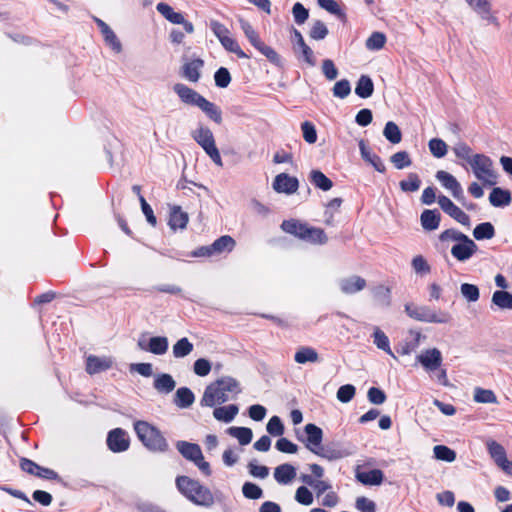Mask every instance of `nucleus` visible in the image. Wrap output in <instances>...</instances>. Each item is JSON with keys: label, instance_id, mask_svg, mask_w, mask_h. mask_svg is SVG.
<instances>
[{"label": "nucleus", "instance_id": "nucleus-64", "mask_svg": "<svg viewBox=\"0 0 512 512\" xmlns=\"http://www.w3.org/2000/svg\"><path fill=\"white\" fill-rule=\"evenodd\" d=\"M356 389L351 384L341 386L337 391V399L342 403H347L355 396Z\"/></svg>", "mask_w": 512, "mask_h": 512}, {"label": "nucleus", "instance_id": "nucleus-30", "mask_svg": "<svg viewBox=\"0 0 512 512\" xmlns=\"http://www.w3.org/2000/svg\"><path fill=\"white\" fill-rule=\"evenodd\" d=\"M239 412V408L235 404L217 407L213 411V416L218 421L231 422Z\"/></svg>", "mask_w": 512, "mask_h": 512}, {"label": "nucleus", "instance_id": "nucleus-6", "mask_svg": "<svg viewBox=\"0 0 512 512\" xmlns=\"http://www.w3.org/2000/svg\"><path fill=\"white\" fill-rule=\"evenodd\" d=\"M240 27L243 30L245 36L249 40L250 44L263 54L271 63L275 65L281 64L280 55L270 46L266 45L260 38L257 31L253 26L245 19H239Z\"/></svg>", "mask_w": 512, "mask_h": 512}, {"label": "nucleus", "instance_id": "nucleus-63", "mask_svg": "<svg viewBox=\"0 0 512 512\" xmlns=\"http://www.w3.org/2000/svg\"><path fill=\"white\" fill-rule=\"evenodd\" d=\"M367 398L370 403L381 405L386 401L387 396L382 389L378 387H371L367 392Z\"/></svg>", "mask_w": 512, "mask_h": 512}, {"label": "nucleus", "instance_id": "nucleus-21", "mask_svg": "<svg viewBox=\"0 0 512 512\" xmlns=\"http://www.w3.org/2000/svg\"><path fill=\"white\" fill-rule=\"evenodd\" d=\"M359 149L363 160L371 164L376 171L380 173H384L386 171V167L380 156L371 152L364 140L359 141Z\"/></svg>", "mask_w": 512, "mask_h": 512}, {"label": "nucleus", "instance_id": "nucleus-18", "mask_svg": "<svg viewBox=\"0 0 512 512\" xmlns=\"http://www.w3.org/2000/svg\"><path fill=\"white\" fill-rule=\"evenodd\" d=\"M366 285V280L358 275L344 278L339 282L341 292L347 295L363 290Z\"/></svg>", "mask_w": 512, "mask_h": 512}, {"label": "nucleus", "instance_id": "nucleus-33", "mask_svg": "<svg viewBox=\"0 0 512 512\" xmlns=\"http://www.w3.org/2000/svg\"><path fill=\"white\" fill-rule=\"evenodd\" d=\"M156 9L166 20L173 24H180L184 22V16L179 12H175L174 9L167 3H158L156 5Z\"/></svg>", "mask_w": 512, "mask_h": 512}, {"label": "nucleus", "instance_id": "nucleus-27", "mask_svg": "<svg viewBox=\"0 0 512 512\" xmlns=\"http://www.w3.org/2000/svg\"><path fill=\"white\" fill-rule=\"evenodd\" d=\"M153 386L158 392L168 394L175 389L176 382L170 374L162 373L154 379Z\"/></svg>", "mask_w": 512, "mask_h": 512}, {"label": "nucleus", "instance_id": "nucleus-49", "mask_svg": "<svg viewBox=\"0 0 512 512\" xmlns=\"http://www.w3.org/2000/svg\"><path fill=\"white\" fill-rule=\"evenodd\" d=\"M390 161L394 165V167L399 170L409 167L412 164V160L407 151H398L394 153L390 157Z\"/></svg>", "mask_w": 512, "mask_h": 512}, {"label": "nucleus", "instance_id": "nucleus-22", "mask_svg": "<svg viewBox=\"0 0 512 512\" xmlns=\"http://www.w3.org/2000/svg\"><path fill=\"white\" fill-rule=\"evenodd\" d=\"M189 216L180 206L174 205L170 209L168 224L172 230L186 228Z\"/></svg>", "mask_w": 512, "mask_h": 512}, {"label": "nucleus", "instance_id": "nucleus-32", "mask_svg": "<svg viewBox=\"0 0 512 512\" xmlns=\"http://www.w3.org/2000/svg\"><path fill=\"white\" fill-rule=\"evenodd\" d=\"M199 109L214 123L222 124V111L215 103L205 99Z\"/></svg>", "mask_w": 512, "mask_h": 512}, {"label": "nucleus", "instance_id": "nucleus-57", "mask_svg": "<svg viewBox=\"0 0 512 512\" xmlns=\"http://www.w3.org/2000/svg\"><path fill=\"white\" fill-rule=\"evenodd\" d=\"M215 85L219 88H226L231 82V75L227 68L220 67L214 74Z\"/></svg>", "mask_w": 512, "mask_h": 512}, {"label": "nucleus", "instance_id": "nucleus-25", "mask_svg": "<svg viewBox=\"0 0 512 512\" xmlns=\"http://www.w3.org/2000/svg\"><path fill=\"white\" fill-rule=\"evenodd\" d=\"M320 357L318 352L310 346H301L294 355V361L298 364L317 363Z\"/></svg>", "mask_w": 512, "mask_h": 512}, {"label": "nucleus", "instance_id": "nucleus-31", "mask_svg": "<svg viewBox=\"0 0 512 512\" xmlns=\"http://www.w3.org/2000/svg\"><path fill=\"white\" fill-rule=\"evenodd\" d=\"M356 477L364 485H380L383 482L384 474L380 469H372L360 472Z\"/></svg>", "mask_w": 512, "mask_h": 512}, {"label": "nucleus", "instance_id": "nucleus-24", "mask_svg": "<svg viewBox=\"0 0 512 512\" xmlns=\"http://www.w3.org/2000/svg\"><path fill=\"white\" fill-rule=\"evenodd\" d=\"M421 225L426 231L436 230L441 221V215L438 210L426 209L422 212L420 216Z\"/></svg>", "mask_w": 512, "mask_h": 512}, {"label": "nucleus", "instance_id": "nucleus-61", "mask_svg": "<svg viewBox=\"0 0 512 512\" xmlns=\"http://www.w3.org/2000/svg\"><path fill=\"white\" fill-rule=\"evenodd\" d=\"M462 295L470 302H476L479 297V289L474 284L463 283L460 287Z\"/></svg>", "mask_w": 512, "mask_h": 512}, {"label": "nucleus", "instance_id": "nucleus-45", "mask_svg": "<svg viewBox=\"0 0 512 512\" xmlns=\"http://www.w3.org/2000/svg\"><path fill=\"white\" fill-rule=\"evenodd\" d=\"M313 453L328 460L340 459L346 455V453L343 450L339 448H332L328 445L325 447H318L316 450H313Z\"/></svg>", "mask_w": 512, "mask_h": 512}, {"label": "nucleus", "instance_id": "nucleus-10", "mask_svg": "<svg viewBox=\"0 0 512 512\" xmlns=\"http://www.w3.org/2000/svg\"><path fill=\"white\" fill-rule=\"evenodd\" d=\"M173 91L177 94L179 99L186 105L196 106L200 108L205 101V97L198 93L196 90L188 87L183 83H176L173 86Z\"/></svg>", "mask_w": 512, "mask_h": 512}, {"label": "nucleus", "instance_id": "nucleus-52", "mask_svg": "<svg viewBox=\"0 0 512 512\" xmlns=\"http://www.w3.org/2000/svg\"><path fill=\"white\" fill-rule=\"evenodd\" d=\"M374 344L377 346V348L385 351L387 354L391 355L392 357H395L391 348H390V342L389 338L386 336V334L381 331L379 328H377L374 332Z\"/></svg>", "mask_w": 512, "mask_h": 512}, {"label": "nucleus", "instance_id": "nucleus-48", "mask_svg": "<svg viewBox=\"0 0 512 512\" xmlns=\"http://www.w3.org/2000/svg\"><path fill=\"white\" fill-rule=\"evenodd\" d=\"M466 236L467 235L462 233L461 231L454 229V228H450V229H446L443 232H441L438 236V239L442 244L449 243V242L459 243Z\"/></svg>", "mask_w": 512, "mask_h": 512}, {"label": "nucleus", "instance_id": "nucleus-2", "mask_svg": "<svg viewBox=\"0 0 512 512\" xmlns=\"http://www.w3.org/2000/svg\"><path fill=\"white\" fill-rule=\"evenodd\" d=\"M176 485L181 494L196 505L210 507L215 502L209 488L188 476H178L176 478Z\"/></svg>", "mask_w": 512, "mask_h": 512}, {"label": "nucleus", "instance_id": "nucleus-13", "mask_svg": "<svg viewBox=\"0 0 512 512\" xmlns=\"http://www.w3.org/2000/svg\"><path fill=\"white\" fill-rule=\"evenodd\" d=\"M298 188V179L287 173H280L274 178L273 189L278 193L293 194Z\"/></svg>", "mask_w": 512, "mask_h": 512}, {"label": "nucleus", "instance_id": "nucleus-7", "mask_svg": "<svg viewBox=\"0 0 512 512\" xmlns=\"http://www.w3.org/2000/svg\"><path fill=\"white\" fill-rule=\"evenodd\" d=\"M192 138L199 146L202 147L215 164L222 166V158L218 148L216 147L215 139L210 128L200 126L196 130L192 131Z\"/></svg>", "mask_w": 512, "mask_h": 512}, {"label": "nucleus", "instance_id": "nucleus-26", "mask_svg": "<svg viewBox=\"0 0 512 512\" xmlns=\"http://www.w3.org/2000/svg\"><path fill=\"white\" fill-rule=\"evenodd\" d=\"M511 193L508 190H504L500 187L492 189L489 195V201L494 207H503L511 203Z\"/></svg>", "mask_w": 512, "mask_h": 512}, {"label": "nucleus", "instance_id": "nucleus-3", "mask_svg": "<svg viewBox=\"0 0 512 512\" xmlns=\"http://www.w3.org/2000/svg\"><path fill=\"white\" fill-rule=\"evenodd\" d=\"M281 229L311 244L323 245L328 241V237L323 229L309 226L307 223L296 219L284 220L281 224Z\"/></svg>", "mask_w": 512, "mask_h": 512}, {"label": "nucleus", "instance_id": "nucleus-34", "mask_svg": "<svg viewBox=\"0 0 512 512\" xmlns=\"http://www.w3.org/2000/svg\"><path fill=\"white\" fill-rule=\"evenodd\" d=\"M465 1L483 19L495 20V18L492 16L491 3L489 0H465Z\"/></svg>", "mask_w": 512, "mask_h": 512}, {"label": "nucleus", "instance_id": "nucleus-44", "mask_svg": "<svg viewBox=\"0 0 512 512\" xmlns=\"http://www.w3.org/2000/svg\"><path fill=\"white\" fill-rule=\"evenodd\" d=\"M193 344L189 341L188 338L183 337L179 339L173 345V355L175 358H183L189 355L193 351Z\"/></svg>", "mask_w": 512, "mask_h": 512}, {"label": "nucleus", "instance_id": "nucleus-28", "mask_svg": "<svg viewBox=\"0 0 512 512\" xmlns=\"http://www.w3.org/2000/svg\"><path fill=\"white\" fill-rule=\"evenodd\" d=\"M235 240L229 235H223L211 244V250L214 255H220L224 252H231L235 247Z\"/></svg>", "mask_w": 512, "mask_h": 512}, {"label": "nucleus", "instance_id": "nucleus-8", "mask_svg": "<svg viewBox=\"0 0 512 512\" xmlns=\"http://www.w3.org/2000/svg\"><path fill=\"white\" fill-rule=\"evenodd\" d=\"M407 315L417 321L427 323H448L451 316L445 312H436L428 306L405 305Z\"/></svg>", "mask_w": 512, "mask_h": 512}, {"label": "nucleus", "instance_id": "nucleus-59", "mask_svg": "<svg viewBox=\"0 0 512 512\" xmlns=\"http://www.w3.org/2000/svg\"><path fill=\"white\" fill-rule=\"evenodd\" d=\"M292 14L294 17V21L298 25L304 24L309 17L308 9H306L304 5L301 4L300 2H297L293 5Z\"/></svg>", "mask_w": 512, "mask_h": 512}, {"label": "nucleus", "instance_id": "nucleus-46", "mask_svg": "<svg viewBox=\"0 0 512 512\" xmlns=\"http://www.w3.org/2000/svg\"><path fill=\"white\" fill-rule=\"evenodd\" d=\"M386 35L382 32H373L366 40V48L371 51H377L382 49L386 44Z\"/></svg>", "mask_w": 512, "mask_h": 512}, {"label": "nucleus", "instance_id": "nucleus-51", "mask_svg": "<svg viewBox=\"0 0 512 512\" xmlns=\"http://www.w3.org/2000/svg\"><path fill=\"white\" fill-rule=\"evenodd\" d=\"M329 30L324 22L316 20L310 28L309 37L313 40L319 41L326 38Z\"/></svg>", "mask_w": 512, "mask_h": 512}, {"label": "nucleus", "instance_id": "nucleus-35", "mask_svg": "<svg viewBox=\"0 0 512 512\" xmlns=\"http://www.w3.org/2000/svg\"><path fill=\"white\" fill-rule=\"evenodd\" d=\"M487 448L490 456L494 459L496 464H511V461L507 459L506 451L504 447L494 440L487 442Z\"/></svg>", "mask_w": 512, "mask_h": 512}, {"label": "nucleus", "instance_id": "nucleus-53", "mask_svg": "<svg viewBox=\"0 0 512 512\" xmlns=\"http://www.w3.org/2000/svg\"><path fill=\"white\" fill-rule=\"evenodd\" d=\"M433 452L438 460L452 462L456 459V452L445 445H436L433 448Z\"/></svg>", "mask_w": 512, "mask_h": 512}, {"label": "nucleus", "instance_id": "nucleus-29", "mask_svg": "<svg viewBox=\"0 0 512 512\" xmlns=\"http://www.w3.org/2000/svg\"><path fill=\"white\" fill-rule=\"evenodd\" d=\"M374 92V84L372 79L367 75H361L355 87V93L360 98L366 99L372 96Z\"/></svg>", "mask_w": 512, "mask_h": 512}, {"label": "nucleus", "instance_id": "nucleus-62", "mask_svg": "<svg viewBox=\"0 0 512 512\" xmlns=\"http://www.w3.org/2000/svg\"><path fill=\"white\" fill-rule=\"evenodd\" d=\"M333 95L338 98H346L351 92V86L348 80L337 81L333 87Z\"/></svg>", "mask_w": 512, "mask_h": 512}, {"label": "nucleus", "instance_id": "nucleus-9", "mask_svg": "<svg viewBox=\"0 0 512 512\" xmlns=\"http://www.w3.org/2000/svg\"><path fill=\"white\" fill-rule=\"evenodd\" d=\"M106 443L108 448L114 453H121L128 450L130 439L125 430L115 428L108 432Z\"/></svg>", "mask_w": 512, "mask_h": 512}, {"label": "nucleus", "instance_id": "nucleus-60", "mask_svg": "<svg viewBox=\"0 0 512 512\" xmlns=\"http://www.w3.org/2000/svg\"><path fill=\"white\" fill-rule=\"evenodd\" d=\"M295 500L305 506L313 503V494L306 486H300L295 493Z\"/></svg>", "mask_w": 512, "mask_h": 512}, {"label": "nucleus", "instance_id": "nucleus-19", "mask_svg": "<svg viewBox=\"0 0 512 512\" xmlns=\"http://www.w3.org/2000/svg\"><path fill=\"white\" fill-rule=\"evenodd\" d=\"M176 448L185 459L194 463L197 462V460H201V456L203 455L200 446L195 443L178 441Z\"/></svg>", "mask_w": 512, "mask_h": 512}, {"label": "nucleus", "instance_id": "nucleus-17", "mask_svg": "<svg viewBox=\"0 0 512 512\" xmlns=\"http://www.w3.org/2000/svg\"><path fill=\"white\" fill-rule=\"evenodd\" d=\"M112 364V360L108 357L89 355L86 358L85 370L89 375H94L110 369Z\"/></svg>", "mask_w": 512, "mask_h": 512}, {"label": "nucleus", "instance_id": "nucleus-39", "mask_svg": "<svg viewBox=\"0 0 512 512\" xmlns=\"http://www.w3.org/2000/svg\"><path fill=\"white\" fill-rule=\"evenodd\" d=\"M195 396L187 387H181L176 391L174 402L180 408H187L193 404Z\"/></svg>", "mask_w": 512, "mask_h": 512}, {"label": "nucleus", "instance_id": "nucleus-16", "mask_svg": "<svg viewBox=\"0 0 512 512\" xmlns=\"http://www.w3.org/2000/svg\"><path fill=\"white\" fill-rule=\"evenodd\" d=\"M436 178L441 184L448 190L451 191L452 196L458 201L464 199L463 189L457 179L450 173L440 170L436 173Z\"/></svg>", "mask_w": 512, "mask_h": 512}, {"label": "nucleus", "instance_id": "nucleus-50", "mask_svg": "<svg viewBox=\"0 0 512 512\" xmlns=\"http://www.w3.org/2000/svg\"><path fill=\"white\" fill-rule=\"evenodd\" d=\"M428 146L431 154L436 158H442L447 154L448 146L440 138H432L429 141Z\"/></svg>", "mask_w": 512, "mask_h": 512}, {"label": "nucleus", "instance_id": "nucleus-14", "mask_svg": "<svg viewBox=\"0 0 512 512\" xmlns=\"http://www.w3.org/2000/svg\"><path fill=\"white\" fill-rule=\"evenodd\" d=\"M204 61L201 58H195L184 62L180 69V75L189 82L196 83L201 78V69Z\"/></svg>", "mask_w": 512, "mask_h": 512}, {"label": "nucleus", "instance_id": "nucleus-12", "mask_svg": "<svg viewBox=\"0 0 512 512\" xmlns=\"http://www.w3.org/2000/svg\"><path fill=\"white\" fill-rule=\"evenodd\" d=\"M478 250L477 244L466 236L459 243H455L451 248L452 256L460 261L465 262L470 259Z\"/></svg>", "mask_w": 512, "mask_h": 512}, {"label": "nucleus", "instance_id": "nucleus-15", "mask_svg": "<svg viewBox=\"0 0 512 512\" xmlns=\"http://www.w3.org/2000/svg\"><path fill=\"white\" fill-rule=\"evenodd\" d=\"M417 360L427 371H435L442 365V354L437 348L427 349L417 356Z\"/></svg>", "mask_w": 512, "mask_h": 512}, {"label": "nucleus", "instance_id": "nucleus-58", "mask_svg": "<svg viewBox=\"0 0 512 512\" xmlns=\"http://www.w3.org/2000/svg\"><path fill=\"white\" fill-rule=\"evenodd\" d=\"M301 130L304 140L309 144H314L317 141V132L314 124L310 121H304L301 124Z\"/></svg>", "mask_w": 512, "mask_h": 512}, {"label": "nucleus", "instance_id": "nucleus-4", "mask_svg": "<svg viewBox=\"0 0 512 512\" xmlns=\"http://www.w3.org/2000/svg\"><path fill=\"white\" fill-rule=\"evenodd\" d=\"M134 430L141 443L150 451L165 452L168 450V443L161 431L147 421H136Z\"/></svg>", "mask_w": 512, "mask_h": 512}, {"label": "nucleus", "instance_id": "nucleus-47", "mask_svg": "<svg viewBox=\"0 0 512 512\" xmlns=\"http://www.w3.org/2000/svg\"><path fill=\"white\" fill-rule=\"evenodd\" d=\"M399 186L403 192H415L421 186V180L416 173H409L407 179L400 181Z\"/></svg>", "mask_w": 512, "mask_h": 512}, {"label": "nucleus", "instance_id": "nucleus-42", "mask_svg": "<svg viewBox=\"0 0 512 512\" xmlns=\"http://www.w3.org/2000/svg\"><path fill=\"white\" fill-rule=\"evenodd\" d=\"M228 433L237 438L241 445L249 444L253 437V432L248 427H230Z\"/></svg>", "mask_w": 512, "mask_h": 512}, {"label": "nucleus", "instance_id": "nucleus-38", "mask_svg": "<svg viewBox=\"0 0 512 512\" xmlns=\"http://www.w3.org/2000/svg\"><path fill=\"white\" fill-rule=\"evenodd\" d=\"M492 304L502 310L512 309V294L504 290H496L492 295Z\"/></svg>", "mask_w": 512, "mask_h": 512}, {"label": "nucleus", "instance_id": "nucleus-55", "mask_svg": "<svg viewBox=\"0 0 512 512\" xmlns=\"http://www.w3.org/2000/svg\"><path fill=\"white\" fill-rule=\"evenodd\" d=\"M242 493L245 498L257 500L263 496L261 487L252 482H245L242 486Z\"/></svg>", "mask_w": 512, "mask_h": 512}, {"label": "nucleus", "instance_id": "nucleus-54", "mask_svg": "<svg viewBox=\"0 0 512 512\" xmlns=\"http://www.w3.org/2000/svg\"><path fill=\"white\" fill-rule=\"evenodd\" d=\"M474 401L478 403H497V397L492 390L477 387L474 390Z\"/></svg>", "mask_w": 512, "mask_h": 512}, {"label": "nucleus", "instance_id": "nucleus-23", "mask_svg": "<svg viewBox=\"0 0 512 512\" xmlns=\"http://www.w3.org/2000/svg\"><path fill=\"white\" fill-rule=\"evenodd\" d=\"M297 475L296 468L289 463H284L274 469V478L277 483L286 485L292 482Z\"/></svg>", "mask_w": 512, "mask_h": 512}, {"label": "nucleus", "instance_id": "nucleus-1", "mask_svg": "<svg viewBox=\"0 0 512 512\" xmlns=\"http://www.w3.org/2000/svg\"><path fill=\"white\" fill-rule=\"evenodd\" d=\"M240 392V384L235 378L230 376L222 377L205 388L200 404L201 406L214 407L216 404L228 401L229 393L237 395Z\"/></svg>", "mask_w": 512, "mask_h": 512}, {"label": "nucleus", "instance_id": "nucleus-40", "mask_svg": "<svg viewBox=\"0 0 512 512\" xmlns=\"http://www.w3.org/2000/svg\"><path fill=\"white\" fill-rule=\"evenodd\" d=\"M220 43L229 52L237 55L238 58L248 59L249 56L241 49L238 42L230 36L220 38Z\"/></svg>", "mask_w": 512, "mask_h": 512}, {"label": "nucleus", "instance_id": "nucleus-37", "mask_svg": "<svg viewBox=\"0 0 512 512\" xmlns=\"http://www.w3.org/2000/svg\"><path fill=\"white\" fill-rule=\"evenodd\" d=\"M310 182L317 188L328 191L333 187V182L320 170H312L309 175Z\"/></svg>", "mask_w": 512, "mask_h": 512}, {"label": "nucleus", "instance_id": "nucleus-36", "mask_svg": "<svg viewBox=\"0 0 512 512\" xmlns=\"http://www.w3.org/2000/svg\"><path fill=\"white\" fill-rule=\"evenodd\" d=\"M168 339L164 336L151 337L147 343V352L163 355L168 350Z\"/></svg>", "mask_w": 512, "mask_h": 512}, {"label": "nucleus", "instance_id": "nucleus-11", "mask_svg": "<svg viewBox=\"0 0 512 512\" xmlns=\"http://www.w3.org/2000/svg\"><path fill=\"white\" fill-rule=\"evenodd\" d=\"M438 204L441 209L448 214L451 218L464 226L470 225V217L457 205H455L447 196L440 195L438 197Z\"/></svg>", "mask_w": 512, "mask_h": 512}, {"label": "nucleus", "instance_id": "nucleus-56", "mask_svg": "<svg viewBox=\"0 0 512 512\" xmlns=\"http://www.w3.org/2000/svg\"><path fill=\"white\" fill-rule=\"evenodd\" d=\"M453 152L455 156L459 159L467 161L471 164V160L473 158L471 147L465 142H459L453 147Z\"/></svg>", "mask_w": 512, "mask_h": 512}, {"label": "nucleus", "instance_id": "nucleus-43", "mask_svg": "<svg viewBox=\"0 0 512 512\" xmlns=\"http://www.w3.org/2000/svg\"><path fill=\"white\" fill-rule=\"evenodd\" d=\"M383 135L392 144H398L402 140V133L396 123L388 121L384 127Z\"/></svg>", "mask_w": 512, "mask_h": 512}, {"label": "nucleus", "instance_id": "nucleus-41", "mask_svg": "<svg viewBox=\"0 0 512 512\" xmlns=\"http://www.w3.org/2000/svg\"><path fill=\"white\" fill-rule=\"evenodd\" d=\"M476 240L492 239L495 236V228L490 222L478 224L473 230Z\"/></svg>", "mask_w": 512, "mask_h": 512}, {"label": "nucleus", "instance_id": "nucleus-20", "mask_svg": "<svg viewBox=\"0 0 512 512\" xmlns=\"http://www.w3.org/2000/svg\"><path fill=\"white\" fill-rule=\"evenodd\" d=\"M305 433L307 435L306 439V447L311 452L313 450H316L318 447L321 446L322 439H323V431L320 427L313 423H309L304 428Z\"/></svg>", "mask_w": 512, "mask_h": 512}, {"label": "nucleus", "instance_id": "nucleus-5", "mask_svg": "<svg viewBox=\"0 0 512 512\" xmlns=\"http://www.w3.org/2000/svg\"><path fill=\"white\" fill-rule=\"evenodd\" d=\"M470 165L475 177L482 182L483 186L490 187L497 184L498 175L490 157L485 154H474Z\"/></svg>", "mask_w": 512, "mask_h": 512}]
</instances>
